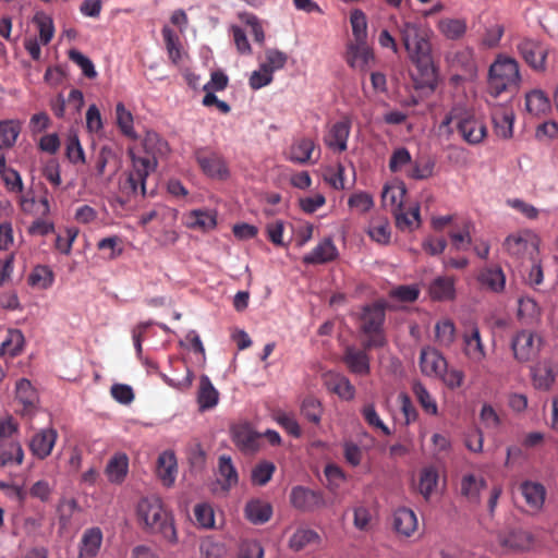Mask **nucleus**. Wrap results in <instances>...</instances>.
<instances>
[{
    "label": "nucleus",
    "mask_w": 558,
    "mask_h": 558,
    "mask_svg": "<svg viewBox=\"0 0 558 558\" xmlns=\"http://www.w3.org/2000/svg\"><path fill=\"white\" fill-rule=\"evenodd\" d=\"M396 220V227L404 231H413L421 225L420 205L415 204L408 209L405 206L392 214Z\"/></svg>",
    "instance_id": "7c9ffc66"
},
{
    "label": "nucleus",
    "mask_w": 558,
    "mask_h": 558,
    "mask_svg": "<svg viewBox=\"0 0 558 558\" xmlns=\"http://www.w3.org/2000/svg\"><path fill=\"white\" fill-rule=\"evenodd\" d=\"M518 317L524 324H533L541 317V307L531 296H521L518 300Z\"/></svg>",
    "instance_id": "37998d69"
},
{
    "label": "nucleus",
    "mask_w": 558,
    "mask_h": 558,
    "mask_svg": "<svg viewBox=\"0 0 558 558\" xmlns=\"http://www.w3.org/2000/svg\"><path fill=\"white\" fill-rule=\"evenodd\" d=\"M345 60L352 69L365 72L374 60V53L367 43H349Z\"/></svg>",
    "instance_id": "2eb2a0df"
},
{
    "label": "nucleus",
    "mask_w": 558,
    "mask_h": 558,
    "mask_svg": "<svg viewBox=\"0 0 558 558\" xmlns=\"http://www.w3.org/2000/svg\"><path fill=\"white\" fill-rule=\"evenodd\" d=\"M314 148L315 143L312 138H300L291 145L289 159L295 163H306L311 160Z\"/></svg>",
    "instance_id": "a19ab883"
},
{
    "label": "nucleus",
    "mask_w": 558,
    "mask_h": 558,
    "mask_svg": "<svg viewBox=\"0 0 558 558\" xmlns=\"http://www.w3.org/2000/svg\"><path fill=\"white\" fill-rule=\"evenodd\" d=\"M490 107L494 131L498 137L508 140L513 135L514 112L509 105H502L487 99Z\"/></svg>",
    "instance_id": "9d476101"
},
{
    "label": "nucleus",
    "mask_w": 558,
    "mask_h": 558,
    "mask_svg": "<svg viewBox=\"0 0 558 558\" xmlns=\"http://www.w3.org/2000/svg\"><path fill=\"white\" fill-rule=\"evenodd\" d=\"M339 255L331 238L323 239L310 253L302 257L305 265H322L335 260Z\"/></svg>",
    "instance_id": "f3484780"
},
{
    "label": "nucleus",
    "mask_w": 558,
    "mask_h": 558,
    "mask_svg": "<svg viewBox=\"0 0 558 558\" xmlns=\"http://www.w3.org/2000/svg\"><path fill=\"white\" fill-rule=\"evenodd\" d=\"M145 155H135L131 151L132 170L121 190L128 196H135L138 193L145 195L146 180L150 172L157 167L155 154H162L168 150V144L156 132H147L144 138Z\"/></svg>",
    "instance_id": "f257e3e1"
},
{
    "label": "nucleus",
    "mask_w": 558,
    "mask_h": 558,
    "mask_svg": "<svg viewBox=\"0 0 558 558\" xmlns=\"http://www.w3.org/2000/svg\"><path fill=\"white\" fill-rule=\"evenodd\" d=\"M161 34H162L170 60L173 63H178L181 59L180 43H179L178 36L168 26L162 27Z\"/></svg>",
    "instance_id": "338daca9"
},
{
    "label": "nucleus",
    "mask_w": 558,
    "mask_h": 558,
    "mask_svg": "<svg viewBox=\"0 0 558 558\" xmlns=\"http://www.w3.org/2000/svg\"><path fill=\"white\" fill-rule=\"evenodd\" d=\"M16 398L25 407H34L38 400L37 392L32 386L31 381L26 378H22L16 383L15 387Z\"/></svg>",
    "instance_id": "0e129e2a"
},
{
    "label": "nucleus",
    "mask_w": 558,
    "mask_h": 558,
    "mask_svg": "<svg viewBox=\"0 0 558 558\" xmlns=\"http://www.w3.org/2000/svg\"><path fill=\"white\" fill-rule=\"evenodd\" d=\"M399 34L411 61L423 74L434 72L430 36L432 31L422 21H402Z\"/></svg>",
    "instance_id": "f03ea898"
},
{
    "label": "nucleus",
    "mask_w": 558,
    "mask_h": 558,
    "mask_svg": "<svg viewBox=\"0 0 558 558\" xmlns=\"http://www.w3.org/2000/svg\"><path fill=\"white\" fill-rule=\"evenodd\" d=\"M517 50L525 63L536 72H545L549 47L537 38L524 37L517 44Z\"/></svg>",
    "instance_id": "0eeeda50"
},
{
    "label": "nucleus",
    "mask_w": 558,
    "mask_h": 558,
    "mask_svg": "<svg viewBox=\"0 0 558 558\" xmlns=\"http://www.w3.org/2000/svg\"><path fill=\"white\" fill-rule=\"evenodd\" d=\"M520 490L530 508L538 510L543 507L546 497V489L543 484L533 481H524L520 485Z\"/></svg>",
    "instance_id": "2f4dec72"
},
{
    "label": "nucleus",
    "mask_w": 558,
    "mask_h": 558,
    "mask_svg": "<svg viewBox=\"0 0 558 558\" xmlns=\"http://www.w3.org/2000/svg\"><path fill=\"white\" fill-rule=\"evenodd\" d=\"M24 460V450L16 440H3L0 442V468L21 465Z\"/></svg>",
    "instance_id": "c756f323"
},
{
    "label": "nucleus",
    "mask_w": 558,
    "mask_h": 558,
    "mask_svg": "<svg viewBox=\"0 0 558 558\" xmlns=\"http://www.w3.org/2000/svg\"><path fill=\"white\" fill-rule=\"evenodd\" d=\"M190 229L208 232L217 227V211L211 209H193L185 217Z\"/></svg>",
    "instance_id": "5701e85b"
},
{
    "label": "nucleus",
    "mask_w": 558,
    "mask_h": 558,
    "mask_svg": "<svg viewBox=\"0 0 558 558\" xmlns=\"http://www.w3.org/2000/svg\"><path fill=\"white\" fill-rule=\"evenodd\" d=\"M502 546L512 550H530L534 546V536L525 530H512L501 538Z\"/></svg>",
    "instance_id": "473e14b6"
},
{
    "label": "nucleus",
    "mask_w": 558,
    "mask_h": 558,
    "mask_svg": "<svg viewBox=\"0 0 558 558\" xmlns=\"http://www.w3.org/2000/svg\"><path fill=\"white\" fill-rule=\"evenodd\" d=\"M439 32L448 39H459L466 32V22L463 19H442L438 23Z\"/></svg>",
    "instance_id": "8fccbe9b"
},
{
    "label": "nucleus",
    "mask_w": 558,
    "mask_h": 558,
    "mask_svg": "<svg viewBox=\"0 0 558 558\" xmlns=\"http://www.w3.org/2000/svg\"><path fill=\"white\" fill-rule=\"evenodd\" d=\"M129 471V459L125 453H116L106 466V474L111 483L120 484Z\"/></svg>",
    "instance_id": "f704fd0d"
},
{
    "label": "nucleus",
    "mask_w": 558,
    "mask_h": 558,
    "mask_svg": "<svg viewBox=\"0 0 558 558\" xmlns=\"http://www.w3.org/2000/svg\"><path fill=\"white\" fill-rule=\"evenodd\" d=\"M289 502L293 509L302 513H315L328 506L322 489H313L304 485H295L291 488Z\"/></svg>",
    "instance_id": "423d86ee"
},
{
    "label": "nucleus",
    "mask_w": 558,
    "mask_h": 558,
    "mask_svg": "<svg viewBox=\"0 0 558 558\" xmlns=\"http://www.w3.org/2000/svg\"><path fill=\"white\" fill-rule=\"evenodd\" d=\"M21 132V125L17 121L7 120L0 122V148L12 147Z\"/></svg>",
    "instance_id": "4d7b16f0"
},
{
    "label": "nucleus",
    "mask_w": 558,
    "mask_h": 558,
    "mask_svg": "<svg viewBox=\"0 0 558 558\" xmlns=\"http://www.w3.org/2000/svg\"><path fill=\"white\" fill-rule=\"evenodd\" d=\"M319 534L310 527H298L289 539V547L294 551H300L308 545L319 544Z\"/></svg>",
    "instance_id": "c9c22d12"
},
{
    "label": "nucleus",
    "mask_w": 558,
    "mask_h": 558,
    "mask_svg": "<svg viewBox=\"0 0 558 558\" xmlns=\"http://www.w3.org/2000/svg\"><path fill=\"white\" fill-rule=\"evenodd\" d=\"M137 515L151 533L160 534L163 539L172 545L178 543L173 520L163 509L159 497L148 496L142 498L137 505Z\"/></svg>",
    "instance_id": "7ed1b4c3"
},
{
    "label": "nucleus",
    "mask_w": 558,
    "mask_h": 558,
    "mask_svg": "<svg viewBox=\"0 0 558 558\" xmlns=\"http://www.w3.org/2000/svg\"><path fill=\"white\" fill-rule=\"evenodd\" d=\"M102 531L98 526L84 531L80 543V557L94 558L98 555L102 544Z\"/></svg>",
    "instance_id": "393cba45"
},
{
    "label": "nucleus",
    "mask_w": 558,
    "mask_h": 558,
    "mask_svg": "<svg viewBox=\"0 0 558 558\" xmlns=\"http://www.w3.org/2000/svg\"><path fill=\"white\" fill-rule=\"evenodd\" d=\"M418 364L423 375L435 378H438L448 366L445 356L429 345L422 348Z\"/></svg>",
    "instance_id": "ddd939ff"
},
{
    "label": "nucleus",
    "mask_w": 558,
    "mask_h": 558,
    "mask_svg": "<svg viewBox=\"0 0 558 558\" xmlns=\"http://www.w3.org/2000/svg\"><path fill=\"white\" fill-rule=\"evenodd\" d=\"M325 385L329 391L336 393L342 400L350 401L355 397L354 386L347 376L340 373H327Z\"/></svg>",
    "instance_id": "4be33fe9"
},
{
    "label": "nucleus",
    "mask_w": 558,
    "mask_h": 558,
    "mask_svg": "<svg viewBox=\"0 0 558 558\" xmlns=\"http://www.w3.org/2000/svg\"><path fill=\"white\" fill-rule=\"evenodd\" d=\"M521 82L520 68L512 58L497 59L489 68L487 93L497 99L504 93H515Z\"/></svg>",
    "instance_id": "20e7f679"
},
{
    "label": "nucleus",
    "mask_w": 558,
    "mask_h": 558,
    "mask_svg": "<svg viewBox=\"0 0 558 558\" xmlns=\"http://www.w3.org/2000/svg\"><path fill=\"white\" fill-rule=\"evenodd\" d=\"M457 130L464 142L470 145L481 144L487 136L486 125L475 116L457 123Z\"/></svg>",
    "instance_id": "aec40b11"
},
{
    "label": "nucleus",
    "mask_w": 558,
    "mask_h": 558,
    "mask_svg": "<svg viewBox=\"0 0 558 558\" xmlns=\"http://www.w3.org/2000/svg\"><path fill=\"white\" fill-rule=\"evenodd\" d=\"M352 121L349 117L332 123L324 136L325 145L333 153H342L348 148Z\"/></svg>",
    "instance_id": "9b49d317"
},
{
    "label": "nucleus",
    "mask_w": 558,
    "mask_h": 558,
    "mask_svg": "<svg viewBox=\"0 0 558 558\" xmlns=\"http://www.w3.org/2000/svg\"><path fill=\"white\" fill-rule=\"evenodd\" d=\"M368 349H357L354 345H348L344 349L343 362L352 374L366 376L371 373V359L367 354Z\"/></svg>",
    "instance_id": "4468645a"
},
{
    "label": "nucleus",
    "mask_w": 558,
    "mask_h": 558,
    "mask_svg": "<svg viewBox=\"0 0 558 558\" xmlns=\"http://www.w3.org/2000/svg\"><path fill=\"white\" fill-rule=\"evenodd\" d=\"M457 338L454 323L449 319H440L435 324V341L442 348H450Z\"/></svg>",
    "instance_id": "58836bf2"
},
{
    "label": "nucleus",
    "mask_w": 558,
    "mask_h": 558,
    "mask_svg": "<svg viewBox=\"0 0 558 558\" xmlns=\"http://www.w3.org/2000/svg\"><path fill=\"white\" fill-rule=\"evenodd\" d=\"M218 474L223 489H230L239 482L238 471L230 456L222 454L218 459Z\"/></svg>",
    "instance_id": "4c0bfd02"
},
{
    "label": "nucleus",
    "mask_w": 558,
    "mask_h": 558,
    "mask_svg": "<svg viewBox=\"0 0 558 558\" xmlns=\"http://www.w3.org/2000/svg\"><path fill=\"white\" fill-rule=\"evenodd\" d=\"M367 234L373 241L379 244H388L391 238L388 220L385 218L372 219L367 229Z\"/></svg>",
    "instance_id": "3c124183"
},
{
    "label": "nucleus",
    "mask_w": 558,
    "mask_h": 558,
    "mask_svg": "<svg viewBox=\"0 0 558 558\" xmlns=\"http://www.w3.org/2000/svg\"><path fill=\"white\" fill-rule=\"evenodd\" d=\"M25 338L20 329H9L0 347V355L17 356L24 348Z\"/></svg>",
    "instance_id": "ea45409f"
},
{
    "label": "nucleus",
    "mask_w": 558,
    "mask_h": 558,
    "mask_svg": "<svg viewBox=\"0 0 558 558\" xmlns=\"http://www.w3.org/2000/svg\"><path fill=\"white\" fill-rule=\"evenodd\" d=\"M157 476L167 487H171L177 478L178 462L173 451H162L157 459Z\"/></svg>",
    "instance_id": "412c9836"
},
{
    "label": "nucleus",
    "mask_w": 558,
    "mask_h": 558,
    "mask_svg": "<svg viewBox=\"0 0 558 558\" xmlns=\"http://www.w3.org/2000/svg\"><path fill=\"white\" fill-rule=\"evenodd\" d=\"M392 526L398 534L409 537L417 529L416 514L413 510L401 507L393 512Z\"/></svg>",
    "instance_id": "a878e982"
},
{
    "label": "nucleus",
    "mask_w": 558,
    "mask_h": 558,
    "mask_svg": "<svg viewBox=\"0 0 558 558\" xmlns=\"http://www.w3.org/2000/svg\"><path fill=\"white\" fill-rule=\"evenodd\" d=\"M525 108L531 114L539 117L549 111L550 101L543 90L534 89L525 95Z\"/></svg>",
    "instance_id": "e433bc0d"
},
{
    "label": "nucleus",
    "mask_w": 558,
    "mask_h": 558,
    "mask_svg": "<svg viewBox=\"0 0 558 558\" xmlns=\"http://www.w3.org/2000/svg\"><path fill=\"white\" fill-rule=\"evenodd\" d=\"M288 61V54L279 49L269 48L265 51V61L262 64L272 74L283 69Z\"/></svg>",
    "instance_id": "69168bd1"
},
{
    "label": "nucleus",
    "mask_w": 558,
    "mask_h": 558,
    "mask_svg": "<svg viewBox=\"0 0 558 558\" xmlns=\"http://www.w3.org/2000/svg\"><path fill=\"white\" fill-rule=\"evenodd\" d=\"M68 56L69 59L82 70L84 76L87 78H95L97 76L93 61L83 52L73 48L69 50Z\"/></svg>",
    "instance_id": "052dcab7"
},
{
    "label": "nucleus",
    "mask_w": 558,
    "mask_h": 558,
    "mask_svg": "<svg viewBox=\"0 0 558 558\" xmlns=\"http://www.w3.org/2000/svg\"><path fill=\"white\" fill-rule=\"evenodd\" d=\"M0 174L8 191L15 193L23 192L24 186L20 173L15 169L7 167L4 156H0Z\"/></svg>",
    "instance_id": "603ef678"
},
{
    "label": "nucleus",
    "mask_w": 558,
    "mask_h": 558,
    "mask_svg": "<svg viewBox=\"0 0 558 558\" xmlns=\"http://www.w3.org/2000/svg\"><path fill=\"white\" fill-rule=\"evenodd\" d=\"M195 159L203 173L210 179L225 181L230 177V170L225 157L216 151L198 149Z\"/></svg>",
    "instance_id": "1a4fd4ad"
},
{
    "label": "nucleus",
    "mask_w": 558,
    "mask_h": 558,
    "mask_svg": "<svg viewBox=\"0 0 558 558\" xmlns=\"http://www.w3.org/2000/svg\"><path fill=\"white\" fill-rule=\"evenodd\" d=\"M407 186L402 181H396L385 184L381 192V202L385 207H390L391 213H396L404 207V197Z\"/></svg>",
    "instance_id": "b1692460"
},
{
    "label": "nucleus",
    "mask_w": 558,
    "mask_h": 558,
    "mask_svg": "<svg viewBox=\"0 0 558 558\" xmlns=\"http://www.w3.org/2000/svg\"><path fill=\"white\" fill-rule=\"evenodd\" d=\"M513 356L519 362H527L536 354L534 333L527 330L518 331L511 340Z\"/></svg>",
    "instance_id": "6ab92c4d"
},
{
    "label": "nucleus",
    "mask_w": 558,
    "mask_h": 558,
    "mask_svg": "<svg viewBox=\"0 0 558 558\" xmlns=\"http://www.w3.org/2000/svg\"><path fill=\"white\" fill-rule=\"evenodd\" d=\"M199 553L203 558H223L227 546L214 536H206L199 543Z\"/></svg>",
    "instance_id": "864d4df0"
},
{
    "label": "nucleus",
    "mask_w": 558,
    "mask_h": 558,
    "mask_svg": "<svg viewBox=\"0 0 558 558\" xmlns=\"http://www.w3.org/2000/svg\"><path fill=\"white\" fill-rule=\"evenodd\" d=\"M533 384L536 389L548 390L556 379V372L549 363H539L532 369Z\"/></svg>",
    "instance_id": "79ce46f5"
},
{
    "label": "nucleus",
    "mask_w": 558,
    "mask_h": 558,
    "mask_svg": "<svg viewBox=\"0 0 558 558\" xmlns=\"http://www.w3.org/2000/svg\"><path fill=\"white\" fill-rule=\"evenodd\" d=\"M478 282L486 289L500 293L505 290L506 276L500 266L484 267L477 277Z\"/></svg>",
    "instance_id": "bb28decb"
},
{
    "label": "nucleus",
    "mask_w": 558,
    "mask_h": 558,
    "mask_svg": "<svg viewBox=\"0 0 558 558\" xmlns=\"http://www.w3.org/2000/svg\"><path fill=\"white\" fill-rule=\"evenodd\" d=\"M232 441L244 453H254L259 448L260 434L248 425H236L231 429Z\"/></svg>",
    "instance_id": "a211bd4d"
},
{
    "label": "nucleus",
    "mask_w": 558,
    "mask_h": 558,
    "mask_svg": "<svg viewBox=\"0 0 558 558\" xmlns=\"http://www.w3.org/2000/svg\"><path fill=\"white\" fill-rule=\"evenodd\" d=\"M439 481V474L435 466L423 468L420 472L418 490L425 500H428L435 492Z\"/></svg>",
    "instance_id": "c03bdc74"
},
{
    "label": "nucleus",
    "mask_w": 558,
    "mask_h": 558,
    "mask_svg": "<svg viewBox=\"0 0 558 558\" xmlns=\"http://www.w3.org/2000/svg\"><path fill=\"white\" fill-rule=\"evenodd\" d=\"M276 466L270 461H262L252 470L251 480L253 484L265 486L272 477Z\"/></svg>",
    "instance_id": "680f3d73"
},
{
    "label": "nucleus",
    "mask_w": 558,
    "mask_h": 558,
    "mask_svg": "<svg viewBox=\"0 0 558 558\" xmlns=\"http://www.w3.org/2000/svg\"><path fill=\"white\" fill-rule=\"evenodd\" d=\"M504 250L517 260H523L530 257L534 260V255L538 251L536 239L530 232H518L509 234L504 241Z\"/></svg>",
    "instance_id": "6e6552de"
},
{
    "label": "nucleus",
    "mask_w": 558,
    "mask_h": 558,
    "mask_svg": "<svg viewBox=\"0 0 558 558\" xmlns=\"http://www.w3.org/2000/svg\"><path fill=\"white\" fill-rule=\"evenodd\" d=\"M385 305L376 302L363 307L361 331L368 338L363 342L365 349L383 348L387 340L384 335Z\"/></svg>",
    "instance_id": "39448f33"
},
{
    "label": "nucleus",
    "mask_w": 558,
    "mask_h": 558,
    "mask_svg": "<svg viewBox=\"0 0 558 558\" xmlns=\"http://www.w3.org/2000/svg\"><path fill=\"white\" fill-rule=\"evenodd\" d=\"M33 22L38 28L39 40L43 45H48L54 35V24L50 15L45 12H37Z\"/></svg>",
    "instance_id": "5fc2aeb1"
},
{
    "label": "nucleus",
    "mask_w": 558,
    "mask_h": 558,
    "mask_svg": "<svg viewBox=\"0 0 558 558\" xmlns=\"http://www.w3.org/2000/svg\"><path fill=\"white\" fill-rule=\"evenodd\" d=\"M463 353L475 364H481L486 359V349L483 343L480 328L476 325H471L464 330L462 335Z\"/></svg>",
    "instance_id": "f8f14e48"
},
{
    "label": "nucleus",
    "mask_w": 558,
    "mask_h": 558,
    "mask_svg": "<svg viewBox=\"0 0 558 558\" xmlns=\"http://www.w3.org/2000/svg\"><path fill=\"white\" fill-rule=\"evenodd\" d=\"M350 23L352 27L353 43H367V19L365 13L355 9L351 12Z\"/></svg>",
    "instance_id": "6e6d98bb"
},
{
    "label": "nucleus",
    "mask_w": 558,
    "mask_h": 558,
    "mask_svg": "<svg viewBox=\"0 0 558 558\" xmlns=\"http://www.w3.org/2000/svg\"><path fill=\"white\" fill-rule=\"evenodd\" d=\"M436 162L432 157L416 158L411 162L407 177L414 180H426L434 174Z\"/></svg>",
    "instance_id": "49530a36"
},
{
    "label": "nucleus",
    "mask_w": 558,
    "mask_h": 558,
    "mask_svg": "<svg viewBox=\"0 0 558 558\" xmlns=\"http://www.w3.org/2000/svg\"><path fill=\"white\" fill-rule=\"evenodd\" d=\"M116 116L117 124L121 132L129 137H135L136 135L133 126V116L122 102L117 104Z\"/></svg>",
    "instance_id": "e2e57ef3"
},
{
    "label": "nucleus",
    "mask_w": 558,
    "mask_h": 558,
    "mask_svg": "<svg viewBox=\"0 0 558 558\" xmlns=\"http://www.w3.org/2000/svg\"><path fill=\"white\" fill-rule=\"evenodd\" d=\"M57 438L58 433L56 429L43 428L31 438L29 450L34 457L44 460L50 456Z\"/></svg>",
    "instance_id": "dca6fc26"
},
{
    "label": "nucleus",
    "mask_w": 558,
    "mask_h": 558,
    "mask_svg": "<svg viewBox=\"0 0 558 558\" xmlns=\"http://www.w3.org/2000/svg\"><path fill=\"white\" fill-rule=\"evenodd\" d=\"M301 414L314 424H319L323 415V405L315 397H306L301 404Z\"/></svg>",
    "instance_id": "bf43d9fd"
},
{
    "label": "nucleus",
    "mask_w": 558,
    "mask_h": 558,
    "mask_svg": "<svg viewBox=\"0 0 558 558\" xmlns=\"http://www.w3.org/2000/svg\"><path fill=\"white\" fill-rule=\"evenodd\" d=\"M474 223L471 220H465L460 230H452L449 232V239L452 247L457 251H466L472 244L471 231Z\"/></svg>",
    "instance_id": "09e8293b"
},
{
    "label": "nucleus",
    "mask_w": 558,
    "mask_h": 558,
    "mask_svg": "<svg viewBox=\"0 0 558 558\" xmlns=\"http://www.w3.org/2000/svg\"><path fill=\"white\" fill-rule=\"evenodd\" d=\"M361 414L365 422L374 428H378L383 432L384 435L389 436L391 435L390 428L383 422V420L379 417L375 405L373 403L365 404L362 410Z\"/></svg>",
    "instance_id": "774afa93"
},
{
    "label": "nucleus",
    "mask_w": 558,
    "mask_h": 558,
    "mask_svg": "<svg viewBox=\"0 0 558 558\" xmlns=\"http://www.w3.org/2000/svg\"><path fill=\"white\" fill-rule=\"evenodd\" d=\"M245 518L255 525L268 522L272 515V506L265 500L252 499L244 508Z\"/></svg>",
    "instance_id": "cd10ccee"
},
{
    "label": "nucleus",
    "mask_w": 558,
    "mask_h": 558,
    "mask_svg": "<svg viewBox=\"0 0 558 558\" xmlns=\"http://www.w3.org/2000/svg\"><path fill=\"white\" fill-rule=\"evenodd\" d=\"M54 275L49 266H36L28 277V283L33 287L48 289L53 284Z\"/></svg>",
    "instance_id": "13d9d810"
},
{
    "label": "nucleus",
    "mask_w": 558,
    "mask_h": 558,
    "mask_svg": "<svg viewBox=\"0 0 558 558\" xmlns=\"http://www.w3.org/2000/svg\"><path fill=\"white\" fill-rule=\"evenodd\" d=\"M429 295L435 301H450L454 298V280L451 277L439 276L435 278L428 289Z\"/></svg>",
    "instance_id": "72a5a7b5"
},
{
    "label": "nucleus",
    "mask_w": 558,
    "mask_h": 558,
    "mask_svg": "<svg viewBox=\"0 0 558 558\" xmlns=\"http://www.w3.org/2000/svg\"><path fill=\"white\" fill-rule=\"evenodd\" d=\"M486 487V481L474 474H466L461 480V493L471 502H480V494Z\"/></svg>",
    "instance_id": "a18cd8bd"
},
{
    "label": "nucleus",
    "mask_w": 558,
    "mask_h": 558,
    "mask_svg": "<svg viewBox=\"0 0 558 558\" xmlns=\"http://www.w3.org/2000/svg\"><path fill=\"white\" fill-rule=\"evenodd\" d=\"M219 401V392L214 387L207 375H202L199 379V389L197 392V403L201 411L215 408Z\"/></svg>",
    "instance_id": "c85d7f7f"
},
{
    "label": "nucleus",
    "mask_w": 558,
    "mask_h": 558,
    "mask_svg": "<svg viewBox=\"0 0 558 558\" xmlns=\"http://www.w3.org/2000/svg\"><path fill=\"white\" fill-rule=\"evenodd\" d=\"M412 391L425 413L429 415H437V402L420 380H414L412 383Z\"/></svg>",
    "instance_id": "de8ad7c7"
}]
</instances>
